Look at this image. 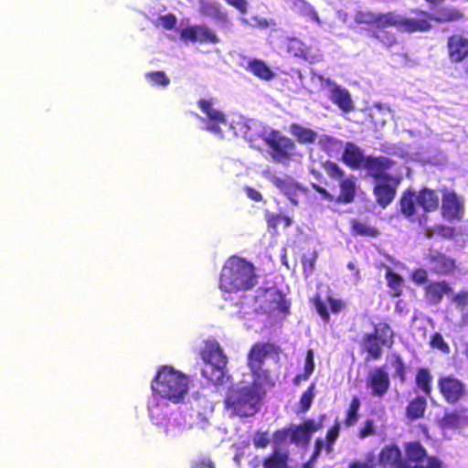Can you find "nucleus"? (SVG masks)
<instances>
[{"mask_svg": "<svg viewBox=\"0 0 468 468\" xmlns=\"http://www.w3.org/2000/svg\"><path fill=\"white\" fill-rule=\"evenodd\" d=\"M448 50L452 62H461L468 55V39L460 35L449 37Z\"/></svg>", "mask_w": 468, "mask_h": 468, "instance_id": "obj_24", "label": "nucleus"}, {"mask_svg": "<svg viewBox=\"0 0 468 468\" xmlns=\"http://www.w3.org/2000/svg\"><path fill=\"white\" fill-rule=\"evenodd\" d=\"M271 441L268 432L258 431L253 437V444L256 448H265Z\"/></svg>", "mask_w": 468, "mask_h": 468, "instance_id": "obj_51", "label": "nucleus"}, {"mask_svg": "<svg viewBox=\"0 0 468 468\" xmlns=\"http://www.w3.org/2000/svg\"><path fill=\"white\" fill-rule=\"evenodd\" d=\"M322 87L326 92L329 100L344 113H348L354 111V101L347 89L338 85L330 79H323Z\"/></svg>", "mask_w": 468, "mask_h": 468, "instance_id": "obj_10", "label": "nucleus"}, {"mask_svg": "<svg viewBox=\"0 0 468 468\" xmlns=\"http://www.w3.org/2000/svg\"><path fill=\"white\" fill-rule=\"evenodd\" d=\"M466 419L460 412H447L439 421L440 428L445 430H456L464 425Z\"/></svg>", "mask_w": 468, "mask_h": 468, "instance_id": "obj_33", "label": "nucleus"}, {"mask_svg": "<svg viewBox=\"0 0 468 468\" xmlns=\"http://www.w3.org/2000/svg\"><path fill=\"white\" fill-rule=\"evenodd\" d=\"M293 9L301 15L306 16L311 21L315 22L317 25H321L322 22L314 10V8L304 0H292Z\"/></svg>", "mask_w": 468, "mask_h": 468, "instance_id": "obj_37", "label": "nucleus"}, {"mask_svg": "<svg viewBox=\"0 0 468 468\" xmlns=\"http://www.w3.org/2000/svg\"><path fill=\"white\" fill-rule=\"evenodd\" d=\"M427 401L423 397H417L407 408V416L411 419H419L423 416L426 410Z\"/></svg>", "mask_w": 468, "mask_h": 468, "instance_id": "obj_41", "label": "nucleus"}, {"mask_svg": "<svg viewBox=\"0 0 468 468\" xmlns=\"http://www.w3.org/2000/svg\"><path fill=\"white\" fill-rule=\"evenodd\" d=\"M388 287L393 292L395 296H399L402 291L403 287V280L400 276L391 271L389 269L387 271L386 275Z\"/></svg>", "mask_w": 468, "mask_h": 468, "instance_id": "obj_44", "label": "nucleus"}, {"mask_svg": "<svg viewBox=\"0 0 468 468\" xmlns=\"http://www.w3.org/2000/svg\"><path fill=\"white\" fill-rule=\"evenodd\" d=\"M439 196L433 190L424 188L416 193L408 190L400 198V210L407 218H412L418 214V209L431 212L439 207Z\"/></svg>", "mask_w": 468, "mask_h": 468, "instance_id": "obj_7", "label": "nucleus"}, {"mask_svg": "<svg viewBox=\"0 0 468 468\" xmlns=\"http://www.w3.org/2000/svg\"><path fill=\"white\" fill-rule=\"evenodd\" d=\"M393 165V161L385 156L374 157L367 155V158L363 165V169L372 176L376 181L380 178L390 177L387 171Z\"/></svg>", "mask_w": 468, "mask_h": 468, "instance_id": "obj_17", "label": "nucleus"}, {"mask_svg": "<svg viewBox=\"0 0 468 468\" xmlns=\"http://www.w3.org/2000/svg\"><path fill=\"white\" fill-rule=\"evenodd\" d=\"M192 468H215V466L210 458L199 457L194 461Z\"/></svg>", "mask_w": 468, "mask_h": 468, "instance_id": "obj_57", "label": "nucleus"}, {"mask_svg": "<svg viewBox=\"0 0 468 468\" xmlns=\"http://www.w3.org/2000/svg\"><path fill=\"white\" fill-rule=\"evenodd\" d=\"M273 444L274 449H279L280 446L291 443V431L289 429H284L282 431H278L273 434Z\"/></svg>", "mask_w": 468, "mask_h": 468, "instance_id": "obj_45", "label": "nucleus"}, {"mask_svg": "<svg viewBox=\"0 0 468 468\" xmlns=\"http://www.w3.org/2000/svg\"><path fill=\"white\" fill-rule=\"evenodd\" d=\"M314 351L312 349H309L306 354L305 364H304V378H309L314 370Z\"/></svg>", "mask_w": 468, "mask_h": 468, "instance_id": "obj_54", "label": "nucleus"}, {"mask_svg": "<svg viewBox=\"0 0 468 468\" xmlns=\"http://www.w3.org/2000/svg\"><path fill=\"white\" fill-rule=\"evenodd\" d=\"M291 133L298 140L301 144H312L317 141L318 133L312 129L303 127L297 123H292L290 126Z\"/></svg>", "mask_w": 468, "mask_h": 468, "instance_id": "obj_32", "label": "nucleus"}, {"mask_svg": "<svg viewBox=\"0 0 468 468\" xmlns=\"http://www.w3.org/2000/svg\"><path fill=\"white\" fill-rule=\"evenodd\" d=\"M271 182L282 193L292 205H298V198L303 193V188L292 177L283 176H273Z\"/></svg>", "mask_w": 468, "mask_h": 468, "instance_id": "obj_14", "label": "nucleus"}, {"mask_svg": "<svg viewBox=\"0 0 468 468\" xmlns=\"http://www.w3.org/2000/svg\"><path fill=\"white\" fill-rule=\"evenodd\" d=\"M314 385L312 384L302 395L300 404L301 408L303 410H307L314 399Z\"/></svg>", "mask_w": 468, "mask_h": 468, "instance_id": "obj_50", "label": "nucleus"}, {"mask_svg": "<svg viewBox=\"0 0 468 468\" xmlns=\"http://www.w3.org/2000/svg\"><path fill=\"white\" fill-rule=\"evenodd\" d=\"M359 407H360L359 399L356 397L353 398V399L349 405L348 410H347V417H346V423L347 425H353L356 423V421L357 420V412H358Z\"/></svg>", "mask_w": 468, "mask_h": 468, "instance_id": "obj_46", "label": "nucleus"}, {"mask_svg": "<svg viewBox=\"0 0 468 468\" xmlns=\"http://www.w3.org/2000/svg\"><path fill=\"white\" fill-rule=\"evenodd\" d=\"M271 347L267 345L257 344L252 346L248 355V366L250 373L244 378L265 384L268 381L269 374L265 369V360L270 353Z\"/></svg>", "mask_w": 468, "mask_h": 468, "instance_id": "obj_8", "label": "nucleus"}, {"mask_svg": "<svg viewBox=\"0 0 468 468\" xmlns=\"http://www.w3.org/2000/svg\"><path fill=\"white\" fill-rule=\"evenodd\" d=\"M363 346L366 351L374 359H378L381 356V344L378 340L376 335L367 334L363 338Z\"/></svg>", "mask_w": 468, "mask_h": 468, "instance_id": "obj_38", "label": "nucleus"}, {"mask_svg": "<svg viewBox=\"0 0 468 468\" xmlns=\"http://www.w3.org/2000/svg\"><path fill=\"white\" fill-rule=\"evenodd\" d=\"M357 24L376 25L378 27H395L402 32H425L430 27L427 15L419 14L418 17L404 16L395 13L378 14L371 11H359L355 16Z\"/></svg>", "mask_w": 468, "mask_h": 468, "instance_id": "obj_5", "label": "nucleus"}, {"mask_svg": "<svg viewBox=\"0 0 468 468\" xmlns=\"http://www.w3.org/2000/svg\"><path fill=\"white\" fill-rule=\"evenodd\" d=\"M288 51L294 56H302L303 54V44L297 38H292L288 43Z\"/></svg>", "mask_w": 468, "mask_h": 468, "instance_id": "obj_55", "label": "nucleus"}, {"mask_svg": "<svg viewBox=\"0 0 468 468\" xmlns=\"http://www.w3.org/2000/svg\"><path fill=\"white\" fill-rule=\"evenodd\" d=\"M265 143L269 145L271 156L276 163H285L294 154L295 144L277 130L272 129L269 132Z\"/></svg>", "mask_w": 468, "mask_h": 468, "instance_id": "obj_9", "label": "nucleus"}, {"mask_svg": "<svg viewBox=\"0 0 468 468\" xmlns=\"http://www.w3.org/2000/svg\"><path fill=\"white\" fill-rule=\"evenodd\" d=\"M317 143L328 154L338 152L342 148L340 140L326 134H319Z\"/></svg>", "mask_w": 468, "mask_h": 468, "instance_id": "obj_42", "label": "nucleus"}, {"mask_svg": "<svg viewBox=\"0 0 468 468\" xmlns=\"http://www.w3.org/2000/svg\"><path fill=\"white\" fill-rule=\"evenodd\" d=\"M450 287L444 282H433L426 288V297L432 303H438L441 301L444 294H447Z\"/></svg>", "mask_w": 468, "mask_h": 468, "instance_id": "obj_35", "label": "nucleus"}, {"mask_svg": "<svg viewBox=\"0 0 468 468\" xmlns=\"http://www.w3.org/2000/svg\"><path fill=\"white\" fill-rule=\"evenodd\" d=\"M412 279L417 283L424 282L426 281V279H427V272H426V271L421 270V269L415 271L413 272V274H412Z\"/></svg>", "mask_w": 468, "mask_h": 468, "instance_id": "obj_63", "label": "nucleus"}, {"mask_svg": "<svg viewBox=\"0 0 468 468\" xmlns=\"http://www.w3.org/2000/svg\"><path fill=\"white\" fill-rule=\"evenodd\" d=\"M240 21L243 24H249L252 27H268V22L266 21V19H263V18L252 17L251 22H249L247 18L241 17Z\"/></svg>", "mask_w": 468, "mask_h": 468, "instance_id": "obj_60", "label": "nucleus"}, {"mask_svg": "<svg viewBox=\"0 0 468 468\" xmlns=\"http://www.w3.org/2000/svg\"><path fill=\"white\" fill-rule=\"evenodd\" d=\"M166 436L175 438L182 434L186 429V417L181 413H171L165 424L159 425Z\"/></svg>", "mask_w": 468, "mask_h": 468, "instance_id": "obj_25", "label": "nucleus"}, {"mask_svg": "<svg viewBox=\"0 0 468 468\" xmlns=\"http://www.w3.org/2000/svg\"><path fill=\"white\" fill-rule=\"evenodd\" d=\"M364 151L354 143L347 142L344 146L343 162L354 169H361L367 160Z\"/></svg>", "mask_w": 468, "mask_h": 468, "instance_id": "obj_23", "label": "nucleus"}, {"mask_svg": "<svg viewBox=\"0 0 468 468\" xmlns=\"http://www.w3.org/2000/svg\"><path fill=\"white\" fill-rule=\"evenodd\" d=\"M373 335H376L379 343L384 346H391L393 344V332L387 324H378L375 325Z\"/></svg>", "mask_w": 468, "mask_h": 468, "instance_id": "obj_39", "label": "nucleus"}, {"mask_svg": "<svg viewBox=\"0 0 468 468\" xmlns=\"http://www.w3.org/2000/svg\"><path fill=\"white\" fill-rule=\"evenodd\" d=\"M327 303L329 304L330 309L333 313H339L344 306L343 302L341 300L328 297L327 303H324L321 299L317 298L314 302L315 309L319 315L321 316V318L325 322L329 320Z\"/></svg>", "mask_w": 468, "mask_h": 468, "instance_id": "obj_30", "label": "nucleus"}, {"mask_svg": "<svg viewBox=\"0 0 468 468\" xmlns=\"http://www.w3.org/2000/svg\"><path fill=\"white\" fill-rule=\"evenodd\" d=\"M192 380L186 374L170 366H162L153 378L152 391L168 399L172 404L184 402Z\"/></svg>", "mask_w": 468, "mask_h": 468, "instance_id": "obj_2", "label": "nucleus"}, {"mask_svg": "<svg viewBox=\"0 0 468 468\" xmlns=\"http://www.w3.org/2000/svg\"><path fill=\"white\" fill-rule=\"evenodd\" d=\"M264 298L269 303L264 308L265 312L270 314L278 312L279 314H285L288 311V305L283 298V295L275 288L268 289L265 292Z\"/></svg>", "mask_w": 468, "mask_h": 468, "instance_id": "obj_26", "label": "nucleus"}, {"mask_svg": "<svg viewBox=\"0 0 468 468\" xmlns=\"http://www.w3.org/2000/svg\"><path fill=\"white\" fill-rule=\"evenodd\" d=\"M147 83L154 88L165 89L170 84V79L164 71H151L144 75Z\"/></svg>", "mask_w": 468, "mask_h": 468, "instance_id": "obj_40", "label": "nucleus"}, {"mask_svg": "<svg viewBox=\"0 0 468 468\" xmlns=\"http://www.w3.org/2000/svg\"><path fill=\"white\" fill-rule=\"evenodd\" d=\"M198 11L202 16L211 18L216 23L226 24L229 22V14L218 2L199 0Z\"/></svg>", "mask_w": 468, "mask_h": 468, "instance_id": "obj_21", "label": "nucleus"}, {"mask_svg": "<svg viewBox=\"0 0 468 468\" xmlns=\"http://www.w3.org/2000/svg\"><path fill=\"white\" fill-rule=\"evenodd\" d=\"M338 435H339V425L335 424L328 431L327 435H326V441H327L326 451L328 453H330L333 451V444L336 441Z\"/></svg>", "mask_w": 468, "mask_h": 468, "instance_id": "obj_52", "label": "nucleus"}, {"mask_svg": "<svg viewBox=\"0 0 468 468\" xmlns=\"http://www.w3.org/2000/svg\"><path fill=\"white\" fill-rule=\"evenodd\" d=\"M171 402L162 396L152 391L147 400V411L149 419L155 426L165 424L167 417L172 413Z\"/></svg>", "mask_w": 468, "mask_h": 468, "instance_id": "obj_12", "label": "nucleus"}, {"mask_svg": "<svg viewBox=\"0 0 468 468\" xmlns=\"http://www.w3.org/2000/svg\"><path fill=\"white\" fill-rule=\"evenodd\" d=\"M453 302L458 306H465L468 304V292H460L453 298Z\"/></svg>", "mask_w": 468, "mask_h": 468, "instance_id": "obj_62", "label": "nucleus"}, {"mask_svg": "<svg viewBox=\"0 0 468 468\" xmlns=\"http://www.w3.org/2000/svg\"><path fill=\"white\" fill-rule=\"evenodd\" d=\"M198 106L206 115V118L201 119L202 128L220 138L241 136L250 142L252 147H257L256 141L261 139L265 142L269 132L272 130L257 120L246 119L239 115L226 116L216 109L210 101L200 100Z\"/></svg>", "mask_w": 468, "mask_h": 468, "instance_id": "obj_1", "label": "nucleus"}, {"mask_svg": "<svg viewBox=\"0 0 468 468\" xmlns=\"http://www.w3.org/2000/svg\"><path fill=\"white\" fill-rule=\"evenodd\" d=\"M289 456L287 452L281 449H274L272 454L263 463L264 468H290L288 464Z\"/></svg>", "mask_w": 468, "mask_h": 468, "instance_id": "obj_36", "label": "nucleus"}, {"mask_svg": "<svg viewBox=\"0 0 468 468\" xmlns=\"http://www.w3.org/2000/svg\"><path fill=\"white\" fill-rule=\"evenodd\" d=\"M374 468H405L400 450L396 445L384 447L379 453L378 463Z\"/></svg>", "mask_w": 468, "mask_h": 468, "instance_id": "obj_22", "label": "nucleus"}, {"mask_svg": "<svg viewBox=\"0 0 468 468\" xmlns=\"http://www.w3.org/2000/svg\"><path fill=\"white\" fill-rule=\"evenodd\" d=\"M181 38L191 42L217 44L219 39L216 33L207 25H196L184 28Z\"/></svg>", "mask_w": 468, "mask_h": 468, "instance_id": "obj_15", "label": "nucleus"}, {"mask_svg": "<svg viewBox=\"0 0 468 468\" xmlns=\"http://www.w3.org/2000/svg\"><path fill=\"white\" fill-rule=\"evenodd\" d=\"M254 310L255 308H253L249 303L241 302L239 309L238 311L231 312V314L239 318H244L247 314H250Z\"/></svg>", "mask_w": 468, "mask_h": 468, "instance_id": "obj_56", "label": "nucleus"}, {"mask_svg": "<svg viewBox=\"0 0 468 468\" xmlns=\"http://www.w3.org/2000/svg\"><path fill=\"white\" fill-rule=\"evenodd\" d=\"M406 454L410 463H404L405 468H443L440 460L426 456V451L420 442L407 443Z\"/></svg>", "mask_w": 468, "mask_h": 468, "instance_id": "obj_11", "label": "nucleus"}, {"mask_svg": "<svg viewBox=\"0 0 468 468\" xmlns=\"http://www.w3.org/2000/svg\"><path fill=\"white\" fill-rule=\"evenodd\" d=\"M431 344L432 347L438 348L444 353L449 352V346L445 343L442 335L439 333L433 335Z\"/></svg>", "mask_w": 468, "mask_h": 468, "instance_id": "obj_53", "label": "nucleus"}, {"mask_svg": "<svg viewBox=\"0 0 468 468\" xmlns=\"http://www.w3.org/2000/svg\"><path fill=\"white\" fill-rule=\"evenodd\" d=\"M229 5L234 6L241 14H246L248 10L247 0H225Z\"/></svg>", "mask_w": 468, "mask_h": 468, "instance_id": "obj_58", "label": "nucleus"}, {"mask_svg": "<svg viewBox=\"0 0 468 468\" xmlns=\"http://www.w3.org/2000/svg\"><path fill=\"white\" fill-rule=\"evenodd\" d=\"M430 267L437 273L447 274L454 269V261L445 255L436 253L431 256Z\"/></svg>", "mask_w": 468, "mask_h": 468, "instance_id": "obj_29", "label": "nucleus"}, {"mask_svg": "<svg viewBox=\"0 0 468 468\" xmlns=\"http://www.w3.org/2000/svg\"><path fill=\"white\" fill-rule=\"evenodd\" d=\"M154 24L157 27H161L165 29H172L176 24V18L172 14L160 16L154 20Z\"/></svg>", "mask_w": 468, "mask_h": 468, "instance_id": "obj_47", "label": "nucleus"}, {"mask_svg": "<svg viewBox=\"0 0 468 468\" xmlns=\"http://www.w3.org/2000/svg\"><path fill=\"white\" fill-rule=\"evenodd\" d=\"M374 432H375V430H374L373 421L368 420L366 421L365 426L360 430L359 437L361 439H364L369 435L374 434Z\"/></svg>", "mask_w": 468, "mask_h": 468, "instance_id": "obj_59", "label": "nucleus"}, {"mask_svg": "<svg viewBox=\"0 0 468 468\" xmlns=\"http://www.w3.org/2000/svg\"><path fill=\"white\" fill-rule=\"evenodd\" d=\"M439 388L441 393L449 403L457 402L464 394L463 384L452 377L441 378Z\"/></svg>", "mask_w": 468, "mask_h": 468, "instance_id": "obj_18", "label": "nucleus"}, {"mask_svg": "<svg viewBox=\"0 0 468 468\" xmlns=\"http://www.w3.org/2000/svg\"><path fill=\"white\" fill-rule=\"evenodd\" d=\"M390 365L392 368H394L395 375L403 380L405 375V367L402 359L399 356L393 355L390 357Z\"/></svg>", "mask_w": 468, "mask_h": 468, "instance_id": "obj_49", "label": "nucleus"}, {"mask_svg": "<svg viewBox=\"0 0 468 468\" xmlns=\"http://www.w3.org/2000/svg\"><path fill=\"white\" fill-rule=\"evenodd\" d=\"M202 356L206 363L202 369L203 377L215 386L222 385L226 378L227 357L219 344L216 341L207 342Z\"/></svg>", "mask_w": 468, "mask_h": 468, "instance_id": "obj_6", "label": "nucleus"}, {"mask_svg": "<svg viewBox=\"0 0 468 468\" xmlns=\"http://www.w3.org/2000/svg\"><path fill=\"white\" fill-rule=\"evenodd\" d=\"M245 69L262 80H271L274 78V72L261 59L250 58L248 60Z\"/></svg>", "mask_w": 468, "mask_h": 468, "instance_id": "obj_28", "label": "nucleus"}, {"mask_svg": "<svg viewBox=\"0 0 468 468\" xmlns=\"http://www.w3.org/2000/svg\"><path fill=\"white\" fill-rule=\"evenodd\" d=\"M245 193L249 198H250L253 201H261L262 200V195L256 189L252 187H245Z\"/></svg>", "mask_w": 468, "mask_h": 468, "instance_id": "obj_61", "label": "nucleus"}, {"mask_svg": "<svg viewBox=\"0 0 468 468\" xmlns=\"http://www.w3.org/2000/svg\"><path fill=\"white\" fill-rule=\"evenodd\" d=\"M366 385L371 396L383 398L390 386L389 376L384 367H375L368 372Z\"/></svg>", "mask_w": 468, "mask_h": 468, "instance_id": "obj_13", "label": "nucleus"}, {"mask_svg": "<svg viewBox=\"0 0 468 468\" xmlns=\"http://www.w3.org/2000/svg\"><path fill=\"white\" fill-rule=\"evenodd\" d=\"M263 385L244 378L229 389L226 399L228 407L241 417L254 415L259 410L260 401L265 393Z\"/></svg>", "mask_w": 468, "mask_h": 468, "instance_id": "obj_4", "label": "nucleus"}, {"mask_svg": "<svg viewBox=\"0 0 468 468\" xmlns=\"http://www.w3.org/2000/svg\"><path fill=\"white\" fill-rule=\"evenodd\" d=\"M441 209L444 218L460 219L463 215V201L454 192H446L442 197Z\"/></svg>", "mask_w": 468, "mask_h": 468, "instance_id": "obj_19", "label": "nucleus"}, {"mask_svg": "<svg viewBox=\"0 0 468 468\" xmlns=\"http://www.w3.org/2000/svg\"><path fill=\"white\" fill-rule=\"evenodd\" d=\"M398 184L399 182L392 176L380 178V180L375 182L374 194L381 207H386L392 202Z\"/></svg>", "mask_w": 468, "mask_h": 468, "instance_id": "obj_16", "label": "nucleus"}, {"mask_svg": "<svg viewBox=\"0 0 468 468\" xmlns=\"http://www.w3.org/2000/svg\"><path fill=\"white\" fill-rule=\"evenodd\" d=\"M324 170L327 175L334 179L341 180L344 177V171L335 163L326 162Z\"/></svg>", "mask_w": 468, "mask_h": 468, "instance_id": "obj_48", "label": "nucleus"}, {"mask_svg": "<svg viewBox=\"0 0 468 468\" xmlns=\"http://www.w3.org/2000/svg\"><path fill=\"white\" fill-rule=\"evenodd\" d=\"M320 424L314 420H305L302 425H292L290 427L291 443L297 445H306L312 434L320 428Z\"/></svg>", "mask_w": 468, "mask_h": 468, "instance_id": "obj_20", "label": "nucleus"}, {"mask_svg": "<svg viewBox=\"0 0 468 468\" xmlns=\"http://www.w3.org/2000/svg\"><path fill=\"white\" fill-rule=\"evenodd\" d=\"M356 193V179L354 176L342 178L340 182V196L338 202L350 203L353 201Z\"/></svg>", "mask_w": 468, "mask_h": 468, "instance_id": "obj_34", "label": "nucleus"}, {"mask_svg": "<svg viewBox=\"0 0 468 468\" xmlns=\"http://www.w3.org/2000/svg\"><path fill=\"white\" fill-rule=\"evenodd\" d=\"M258 282L253 264L239 257H230L222 267L219 289L224 292H239L253 288Z\"/></svg>", "mask_w": 468, "mask_h": 468, "instance_id": "obj_3", "label": "nucleus"}, {"mask_svg": "<svg viewBox=\"0 0 468 468\" xmlns=\"http://www.w3.org/2000/svg\"><path fill=\"white\" fill-rule=\"evenodd\" d=\"M374 108L376 112H373V115H376L377 113L382 114L384 117L390 115V110L386 105L377 103Z\"/></svg>", "mask_w": 468, "mask_h": 468, "instance_id": "obj_64", "label": "nucleus"}, {"mask_svg": "<svg viewBox=\"0 0 468 468\" xmlns=\"http://www.w3.org/2000/svg\"><path fill=\"white\" fill-rule=\"evenodd\" d=\"M431 376L427 369L421 368L419 370L416 377V383L418 387L426 394L430 395L431 393Z\"/></svg>", "mask_w": 468, "mask_h": 468, "instance_id": "obj_43", "label": "nucleus"}, {"mask_svg": "<svg viewBox=\"0 0 468 468\" xmlns=\"http://www.w3.org/2000/svg\"><path fill=\"white\" fill-rule=\"evenodd\" d=\"M211 424L206 412H193L186 418V429L207 432Z\"/></svg>", "mask_w": 468, "mask_h": 468, "instance_id": "obj_31", "label": "nucleus"}, {"mask_svg": "<svg viewBox=\"0 0 468 468\" xmlns=\"http://www.w3.org/2000/svg\"><path fill=\"white\" fill-rule=\"evenodd\" d=\"M425 13L427 15V19L429 25H431V20H435L437 22H451V21H458L463 17V13L455 8L445 7L440 9L435 16H431L427 12L420 11L416 12L413 17H418L419 14ZM431 26L426 30H430Z\"/></svg>", "mask_w": 468, "mask_h": 468, "instance_id": "obj_27", "label": "nucleus"}]
</instances>
